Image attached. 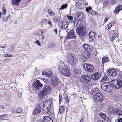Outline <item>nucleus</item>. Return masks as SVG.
I'll use <instances>...</instances> for the list:
<instances>
[{
  "mask_svg": "<svg viewBox=\"0 0 122 122\" xmlns=\"http://www.w3.org/2000/svg\"><path fill=\"white\" fill-rule=\"evenodd\" d=\"M58 67L60 72L64 76L68 77L70 75L71 73L69 70L65 66L63 62L60 61Z\"/></svg>",
  "mask_w": 122,
  "mask_h": 122,
  "instance_id": "f257e3e1",
  "label": "nucleus"
},
{
  "mask_svg": "<svg viewBox=\"0 0 122 122\" xmlns=\"http://www.w3.org/2000/svg\"><path fill=\"white\" fill-rule=\"evenodd\" d=\"M52 89L49 85H45L38 93V95L40 99H41L44 97L51 91Z\"/></svg>",
  "mask_w": 122,
  "mask_h": 122,
  "instance_id": "f03ea898",
  "label": "nucleus"
},
{
  "mask_svg": "<svg viewBox=\"0 0 122 122\" xmlns=\"http://www.w3.org/2000/svg\"><path fill=\"white\" fill-rule=\"evenodd\" d=\"M101 88L104 91L108 92H112L113 89L112 86L109 82H104L102 85Z\"/></svg>",
  "mask_w": 122,
  "mask_h": 122,
  "instance_id": "7ed1b4c3",
  "label": "nucleus"
},
{
  "mask_svg": "<svg viewBox=\"0 0 122 122\" xmlns=\"http://www.w3.org/2000/svg\"><path fill=\"white\" fill-rule=\"evenodd\" d=\"M83 69L87 71L90 73L94 72V68L93 66L89 64L85 63L83 66Z\"/></svg>",
  "mask_w": 122,
  "mask_h": 122,
  "instance_id": "20e7f679",
  "label": "nucleus"
},
{
  "mask_svg": "<svg viewBox=\"0 0 122 122\" xmlns=\"http://www.w3.org/2000/svg\"><path fill=\"white\" fill-rule=\"evenodd\" d=\"M67 39H74L76 38V36L75 34L74 30L73 29L69 31L66 37Z\"/></svg>",
  "mask_w": 122,
  "mask_h": 122,
  "instance_id": "39448f33",
  "label": "nucleus"
},
{
  "mask_svg": "<svg viewBox=\"0 0 122 122\" xmlns=\"http://www.w3.org/2000/svg\"><path fill=\"white\" fill-rule=\"evenodd\" d=\"M90 55L91 53L89 51L84 52L82 53L81 56V59L83 62H86V59L90 57Z\"/></svg>",
  "mask_w": 122,
  "mask_h": 122,
  "instance_id": "423d86ee",
  "label": "nucleus"
},
{
  "mask_svg": "<svg viewBox=\"0 0 122 122\" xmlns=\"http://www.w3.org/2000/svg\"><path fill=\"white\" fill-rule=\"evenodd\" d=\"M76 32L80 36L83 37L84 36L86 32V28L85 27H82L81 28H77L76 29Z\"/></svg>",
  "mask_w": 122,
  "mask_h": 122,
  "instance_id": "0eeeda50",
  "label": "nucleus"
},
{
  "mask_svg": "<svg viewBox=\"0 0 122 122\" xmlns=\"http://www.w3.org/2000/svg\"><path fill=\"white\" fill-rule=\"evenodd\" d=\"M32 85L33 87L37 90L41 89L43 86V84L39 80H37L34 81Z\"/></svg>",
  "mask_w": 122,
  "mask_h": 122,
  "instance_id": "6e6552de",
  "label": "nucleus"
},
{
  "mask_svg": "<svg viewBox=\"0 0 122 122\" xmlns=\"http://www.w3.org/2000/svg\"><path fill=\"white\" fill-rule=\"evenodd\" d=\"M90 77L86 75H82L81 77L80 80L81 81L85 83H88L91 80Z\"/></svg>",
  "mask_w": 122,
  "mask_h": 122,
  "instance_id": "1a4fd4ad",
  "label": "nucleus"
},
{
  "mask_svg": "<svg viewBox=\"0 0 122 122\" xmlns=\"http://www.w3.org/2000/svg\"><path fill=\"white\" fill-rule=\"evenodd\" d=\"M95 101L101 102L103 100V95L100 93H97L94 96Z\"/></svg>",
  "mask_w": 122,
  "mask_h": 122,
  "instance_id": "9d476101",
  "label": "nucleus"
},
{
  "mask_svg": "<svg viewBox=\"0 0 122 122\" xmlns=\"http://www.w3.org/2000/svg\"><path fill=\"white\" fill-rule=\"evenodd\" d=\"M52 103V101L49 99L46 100L43 103L44 107L46 106H48L47 107L46 110V111L51 110V107Z\"/></svg>",
  "mask_w": 122,
  "mask_h": 122,
  "instance_id": "9b49d317",
  "label": "nucleus"
},
{
  "mask_svg": "<svg viewBox=\"0 0 122 122\" xmlns=\"http://www.w3.org/2000/svg\"><path fill=\"white\" fill-rule=\"evenodd\" d=\"M116 82H113L112 83V85L115 88L118 89L121 87L122 85V81L119 80L116 81Z\"/></svg>",
  "mask_w": 122,
  "mask_h": 122,
  "instance_id": "f8f14e48",
  "label": "nucleus"
},
{
  "mask_svg": "<svg viewBox=\"0 0 122 122\" xmlns=\"http://www.w3.org/2000/svg\"><path fill=\"white\" fill-rule=\"evenodd\" d=\"M87 90L91 94H92L93 93H95L96 91H97V88L95 87L94 88L92 87L91 85H88L87 87Z\"/></svg>",
  "mask_w": 122,
  "mask_h": 122,
  "instance_id": "ddd939ff",
  "label": "nucleus"
},
{
  "mask_svg": "<svg viewBox=\"0 0 122 122\" xmlns=\"http://www.w3.org/2000/svg\"><path fill=\"white\" fill-rule=\"evenodd\" d=\"M41 110V108L40 105L37 106L36 108L33 111V115L34 116H36L37 115L40 113Z\"/></svg>",
  "mask_w": 122,
  "mask_h": 122,
  "instance_id": "4468645a",
  "label": "nucleus"
},
{
  "mask_svg": "<svg viewBox=\"0 0 122 122\" xmlns=\"http://www.w3.org/2000/svg\"><path fill=\"white\" fill-rule=\"evenodd\" d=\"M107 73L112 77H114L116 76L117 74V71L115 69H110L107 71Z\"/></svg>",
  "mask_w": 122,
  "mask_h": 122,
  "instance_id": "2eb2a0df",
  "label": "nucleus"
},
{
  "mask_svg": "<svg viewBox=\"0 0 122 122\" xmlns=\"http://www.w3.org/2000/svg\"><path fill=\"white\" fill-rule=\"evenodd\" d=\"M85 23L84 21L80 20L77 22L76 26L77 27V28H82V27H85Z\"/></svg>",
  "mask_w": 122,
  "mask_h": 122,
  "instance_id": "dca6fc26",
  "label": "nucleus"
},
{
  "mask_svg": "<svg viewBox=\"0 0 122 122\" xmlns=\"http://www.w3.org/2000/svg\"><path fill=\"white\" fill-rule=\"evenodd\" d=\"M101 74L98 72L92 74L91 77L93 80H97L101 77Z\"/></svg>",
  "mask_w": 122,
  "mask_h": 122,
  "instance_id": "f3484780",
  "label": "nucleus"
},
{
  "mask_svg": "<svg viewBox=\"0 0 122 122\" xmlns=\"http://www.w3.org/2000/svg\"><path fill=\"white\" fill-rule=\"evenodd\" d=\"M38 122H53V121L50 119V117L45 116L44 117L42 120H40Z\"/></svg>",
  "mask_w": 122,
  "mask_h": 122,
  "instance_id": "a211bd4d",
  "label": "nucleus"
},
{
  "mask_svg": "<svg viewBox=\"0 0 122 122\" xmlns=\"http://www.w3.org/2000/svg\"><path fill=\"white\" fill-rule=\"evenodd\" d=\"M68 62L71 64H74V57H73L72 54H70L67 57Z\"/></svg>",
  "mask_w": 122,
  "mask_h": 122,
  "instance_id": "6ab92c4d",
  "label": "nucleus"
},
{
  "mask_svg": "<svg viewBox=\"0 0 122 122\" xmlns=\"http://www.w3.org/2000/svg\"><path fill=\"white\" fill-rule=\"evenodd\" d=\"M112 34L111 35V37L110 38V40L112 42L113 40L117 36V34L114 33V31L112 30L111 31Z\"/></svg>",
  "mask_w": 122,
  "mask_h": 122,
  "instance_id": "aec40b11",
  "label": "nucleus"
},
{
  "mask_svg": "<svg viewBox=\"0 0 122 122\" xmlns=\"http://www.w3.org/2000/svg\"><path fill=\"white\" fill-rule=\"evenodd\" d=\"M51 83L53 86H56L58 84V81L55 78H53L51 80Z\"/></svg>",
  "mask_w": 122,
  "mask_h": 122,
  "instance_id": "412c9836",
  "label": "nucleus"
},
{
  "mask_svg": "<svg viewBox=\"0 0 122 122\" xmlns=\"http://www.w3.org/2000/svg\"><path fill=\"white\" fill-rule=\"evenodd\" d=\"M108 110L109 113L111 114L113 113L115 114V113H116L117 111V109H114L112 107H109Z\"/></svg>",
  "mask_w": 122,
  "mask_h": 122,
  "instance_id": "4be33fe9",
  "label": "nucleus"
},
{
  "mask_svg": "<svg viewBox=\"0 0 122 122\" xmlns=\"http://www.w3.org/2000/svg\"><path fill=\"white\" fill-rule=\"evenodd\" d=\"M100 115L101 117L106 121H108L110 120L109 118L105 114L101 113H100Z\"/></svg>",
  "mask_w": 122,
  "mask_h": 122,
  "instance_id": "5701e85b",
  "label": "nucleus"
},
{
  "mask_svg": "<svg viewBox=\"0 0 122 122\" xmlns=\"http://www.w3.org/2000/svg\"><path fill=\"white\" fill-rule=\"evenodd\" d=\"M122 10V5H118L117 8H116L114 11V13L117 14L119 12Z\"/></svg>",
  "mask_w": 122,
  "mask_h": 122,
  "instance_id": "b1692460",
  "label": "nucleus"
},
{
  "mask_svg": "<svg viewBox=\"0 0 122 122\" xmlns=\"http://www.w3.org/2000/svg\"><path fill=\"white\" fill-rule=\"evenodd\" d=\"M42 75H45L47 77H50L52 76V74L51 72L50 71H47V72L45 71H43L42 72Z\"/></svg>",
  "mask_w": 122,
  "mask_h": 122,
  "instance_id": "393cba45",
  "label": "nucleus"
},
{
  "mask_svg": "<svg viewBox=\"0 0 122 122\" xmlns=\"http://www.w3.org/2000/svg\"><path fill=\"white\" fill-rule=\"evenodd\" d=\"M95 35V33L92 31L90 32L88 34L89 38L92 39V41H93V39L94 38Z\"/></svg>",
  "mask_w": 122,
  "mask_h": 122,
  "instance_id": "a878e982",
  "label": "nucleus"
},
{
  "mask_svg": "<svg viewBox=\"0 0 122 122\" xmlns=\"http://www.w3.org/2000/svg\"><path fill=\"white\" fill-rule=\"evenodd\" d=\"M76 17H77V19L81 20L83 18V15L82 13H79L76 14Z\"/></svg>",
  "mask_w": 122,
  "mask_h": 122,
  "instance_id": "bb28decb",
  "label": "nucleus"
},
{
  "mask_svg": "<svg viewBox=\"0 0 122 122\" xmlns=\"http://www.w3.org/2000/svg\"><path fill=\"white\" fill-rule=\"evenodd\" d=\"M83 47L86 50L89 51L91 49V46L88 44H85L83 45Z\"/></svg>",
  "mask_w": 122,
  "mask_h": 122,
  "instance_id": "cd10ccee",
  "label": "nucleus"
},
{
  "mask_svg": "<svg viewBox=\"0 0 122 122\" xmlns=\"http://www.w3.org/2000/svg\"><path fill=\"white\" fill-rule=\"evenodd\" d=\"M65 111V108L63 106H61L60 107L58 114H63Z\"/></svg>",
  "mask_w": 122,
  "mask_h": 122,
  "instance_id": "c85d7f7f",
  "label": "nucleus"
},
{
  "mask_svg": "<svg viewBox=\"0 0 122 122\" xmlns=\"http://www.w3.org/2000/svg\"><path fill=\"white\" fill-rule=\"evenodd\" d=\"M21 0H12V4L15 5H18L19 3Z\"/></svg>",
  "mask_w": 122,
  "mask_h": 122,
  "instance_id": "c756f323",
  "label": "nucleus"
},
{
  "mask_svg": "<svg viewBox=\"0 0 122 122\" xmlns=\"http://www.w3.org/2000/svg\"><path fill=\"white\" fill-rule=\"evenodd\" d=\"M68 25L66 22H62L61 25V27L62 29H64L66 28Z\"/></svg>",
  "mask_w": 122,
  "mask_h": 122,
  "instance_id": "7c9ffc66",
  "label": "nucleus"
},
{
  "mask_svg": "<svg viewBox=\"0 0 122 122\" xmlns=\"http://www.w3.org/2000/svg\"><path fill=\"white\" fill-rule=\"evenodd\" d=\"M109 61V58L108 57L103 58L102 60V63L104 64L105 63L108 62Z\"/></svg>",
  "mask_w": 122,
  "mask_h": 122,
  "instance_id": "2f4dec72",
  "label": "nucleus"
},
{
  "mask_svg": "<svg viewBox=\"0 0 122 122\" xmlns=\"http://www.w3.org/2000/svg\"><path fill=\"white\" fill-rule=\"evenodd\" d=\"M108 80V78L106 76H104L102 80H101V82H103L105 81H107Z\"/></svg>",
  "mask_w": 122,
  "mask_h": 122,
  "instance_id": "473e14b6",
  "label": "nucleus"
},
{
  "mask_svg": "<svg viewBox=\"0 0 122 122\" xmlns=\"http://www.w3.org/2000/svg\"><path fill=\"white\" fill-rule=\"evenodd\" d=\"M11 16L10 15H8L7 17H4L2 18V20L3 21H7L8 18H10Z\"/></svg>",
  "mask_w": 122,
  "mask_h": 122,
  "instance_id": "72a5a7b5",
  "label": "nucleus"
},
{
  "mask_svg": "<svg viewBox=\"0 0 122 122\" xmlns=\"http://www.w3.org/2000/svg\"><path fill=\"white\" fill-rule=\"evenodd\" d=\"M43 33V32L41 30H40L35 32L34 33V35L36 36H41V35Z\"/></svg>",
  "mask_w": 122,
  "mask_h": 122,
  "instance_id": "f704fd0d",
  "label": "nucleus"
},
{
  "mask_svg": "<svg viewBox=\"0 0 122 122\" xmlns=\"http://www.w3.org/2000/svg\"><path fill=\"white\" fill-rule=\"evenodd\" d=\"M117 111L116 113L115 114H117L119 116H121L122 115V111L120 110H118L117 109Z\"/></svg>",
  "mask_w": 122,
  "mask_h": 122,
  "instance_id": "c9c22d12",
  "label": "nucleus"
},
{
  "mask_svg": "<svg viewBox=\"0 0 122 122\" xmlns=\"http://www.w3.org/2000/svg\"><path fill=\"white\" fill-rule=\"evenodd\" d=\"M54 21L56 22L60 20V18L57 17H55L53 18Z\"/></svg>",
  "mask_w": 122,
  "mask_h": 122,
  "instance_id": "e433bc0d",
  "label": "nucleus"
},
{
  "mask_svg": "<svg viewBox=\"0 0 122 122\" xmlns=\"http://www.w3.org/2000/svg\"><path fill=\"white\" fill-rule=\"evenodd\" d=\"M67 5L66 4H65L62 5L61 8L59 10H60L61 9H66L67 8Z\"/></svg>",
  "mask_w": 122,
  "mask_h": 122,
  "instance_id": "4c0bfd02",
  "label": "nucleus"
},
{
  "mask_svg": "<svg viewBox=\"0 0 122 122\" xmlns=\"http://www.w3.org/2000/svg\"><path fill=\"white\" fill-rule=\"evenodd\" d=\"M48 12L52 16H54L55 15L54 12L52 11L51 10H49L48 11Z\"/></svg>",
  "mask_w": 122,
  "mask_h": 122,
  "instance_id": "58836bf2",
  "label": "nucleus"
},
{
  "mask_svg": "<svg viewBox=\"0 0 122 122\" xmlns=\"http://www.w3.org/2000/svg\"><path fill=\"white\" fill-rule=\"evenodd\" d=\"M2 12H3L2 14L4 15H5L6 14V9L5 8H4L3 7L2 9Z\"/></svg>",
  "mask_w": 122,
  "mask_h": 122,
  "instance_id": "ea45409f",
  "label": "nucleus"
},
{
  "mask_svg": "<svg viewBox=\"0 0 122 122\" xmlns=\"http://www.w3.org/2000/svg\"><path fill=\"white\" fill-rule=\"evenodd\" d=\"M15 112L16 113H20L21 112V110L20 108H18L15 110Z\"/></svg>",
  "mask_w": 122,
  "mask_h": 122,
  "instance_id": "a19ab883",
  "label": "nucleus"
},
{
  "mask_svg": "<svg viewBox=\"0 0 122 122\" xmlns=\"http://www.w3.org/2000/svg\"><path fill=\"white\" fill-rule=\"evenodd\" d=\"M67 17L71 21L73 20V17L71 15H67Z\"/></svg>",
  "mask_w": 122,
  "mask_h": 122,
  "instance_id": "79ce46f5",
  "label": "nucleus"
},
{
  "mask_svg": "<svg viewBox=\"0 0 122 122\" xmlns=\"http://www.w3.org/2000/svg\"><path fill=\"white\" fill-rule=\"evenodd\" d=\"M62 99V95L61 94H60L59 95V102L60 103H61V101Z\"/></svg>",
  "mask_w": 122,
  "mask_h": 122,
  "instance_id": "37998d69",
  "label": "nucleus"
},
{
  "mask_svg": "<svg viewBox=\"0 0 122 122\" xmlns=\"http://www.w3.org/2000/svg\"><path fill=\"white\" fill-rule=\"evenodd\" d=\"M117 0H110V2L111 4L113 5L116 2Z\"/></svg>",
  "mask_w": 122,
  "mask_h": 122,
  "instance_id": "c03bdc74",
  "label": "nucleus"
},
{
  "mask_svg": "<svg viewBox=\"0 0 122 122\" xmlns=\"http://www.w3.org/2000/svg\"><path fill=\"white\" fill-rule=\"evenodd\" d=\"M47 113L48 115L51 116L52 114V112L51 111V110L47 111Z\"/></svg>",
  "mask_w": 122,
  "mask_h": 122,
  "instance_id": "a18cd8bd",
  "label": "nucleus"
},
{
  "mask_svg": "<svg viewBox=\"0 0 122 122\" xmlns=\"http://www.w3.org/2000/svg\"><path fill=\"white\" fill-rule=\"evenodd\" d=\"M6 114H5L3 115H1L0 116V118L2 120L4 118H5V117L6 116Z\"/></svg>",
  "mask_w": 122,
  "mask_h": 122,
  "instance_id": "49530a36",
  "label": "nucleus"
},
{
  "mask_svg": "<svg viewBox=\"0 0 122 122\" xmlns=\"http://www.w3.org/2000/svg\"><path fill=\"white\" fill-rule=\"evenodd\" d=\"M107 26H108V30H109L110 29L111 27L112 26V24L110 23H109L107 25Z\"/></svg>",
  "mask_w": 122,
  "mask_h": 122,
  "instance_id": "de8ad7c7",
  "label": "nucleus"
},
{
  "mask_svg": "<svg viewBox=\"0 0 122 122\" xmlns=\"http://www.w3.org/2000/svg\"><path fill=\"white\" fill-rule=\"evenodd\" d=\"M86 11L87 12H89V11L91 12L92 11L91 8L90 7L86 8Z\"/></svg>",
  "mask_w": 122,
  "mask_h": 122,
  "instance_id": "09e8293b",
  "label": "nucleus"
},
{
  "mask_svg": "<svg viewBox=\"0 0 122 122\" xmlns=\"http://www.w3.org/2000/svg\"><path fill=\"white\" fill-rule=\"evenodd\" d=\"M35 42L39 46H40L41 45V44L40 43V41L39 40L35 41Z\"/></svg>",
  "mask_w": 122,
  "mask_h": 122,
  "instance_id": "8fccbe9b",
  "label": "nucleus"
},
{
  "mask_svg": "<svg viewBox=\"0 0 122 122\" xmlns=\"http://www.w3.org/2000/svg\"><path fill=\"white\" fill-rule=\"evenodd\" d=\"M75 72V73L77 74H79L80 73V71L79 69H76Z\"/></svg>",
  "mask_w": 122,
  "mask_h": 122,
  "instance_id": "3c124183",
  "label": "nucleus"
},
{
  "mask_svg": "<svg viewBox=\"0 0 122 122\" xmlns=\"http://www.w3.org/2000/svg\"><path fill=\"white\" fill-rule=\"evenodd\" d=\"M109 17H106L105 18L104 21V23H105L106 22L108 21L109 19Z\"/></svg>",
  "mask_w": 122,
  "mask_h": 122,
  "instance_id": "603ef678",
  "label": "nucleus"
},
{
  "mask_svg": "<svg viewBox=\"0 0 122 122\" xmlns=\"http://www.w3.org/2000/svg\"><path fill=\"white\" fill-rule=\"evenodd\" d=\"M41 36H40L39 37V39H41L42 40H44L45 37V36L43 35H41Z\"/></svg>",
  "mask_w": 122,
  "mask_h": 122,
  "instance_id": "864d4df0",
  "label": "nucleus"
},
{
  "mask_svg": "<svg viewBox=\"0 0 122 122\" xmlns=\"http://www.w3.org/2000/svg\"><path fill=\"white\" fill-rule=\"evenodd\" d=\"M4 57H11L12 56L11 55H9L8 54H5L4 55Z\"/></svg>",
  "mask_w": 122,
  "mask_h": 122,
  "instance_id": "5fc2aeb1",
  "label": "nucleus"
},
{
  "mask_svg": "<svg viewBox=\"0 0 122 122\" xmlns=\"http://www.w3.org/2000/svg\"><path fill=\"white\" fill-rule=\"evenodd\" d=\"M74 41H71L70 42L69 44L70 46H74Z\"/></svg>",
  "mask_w": 122,
  "mask_h": 122,
  "instance_id": "6e6d98bb",
  "label": "nucleus"
},
{
  "mask_svg": "<svg viewBox=\"0 0 122 122\" xmlns=\"http://www.w3.org/2000/svg\"><path fill=\"white\" fill-rule=\"evenodd\" d=\"M65 102H66L67 103H68L69 102V101L68 99V97L67 96H66V97L65 98Z\"/></svg>",
  "mask_w": 122,
  "mask_h": 122,
  "instance_id": "4d7b16f0",
  "label": "nucleus"
},
{
  "mask_svg": "<svg viewBox=\"0 0 122 122\" xmlns=\"http://www.w3.org/2000/svg\"><path fill=\"white\" fill-rule=\"evenodd\" d=\"M48 24L50 25L51 27L53 26L52 24L51 23V22L50 21H49L48 22Z\"/></svg>",
  "mask_w": 122,
  "mask_h": 122,
  "instance_id": "13d9d810",
  "label": "nucleus"
},
{
  "mask_svg": "<svg viewBox=\"0 0 122 122\" xmlns=\"http://www.w3.org/2000/svg\"><path fill=\"white\" fill-rule=\"evenodd\" d=\"M118 78L120 79H122V73H121L118 76Z\"/></svg>",
  "mask_w": 122,
  "mask_h": 122,
  "instance_id": "bf43d9fd",
  "label": "nucleus"
},
{
  "mask_svg": "<svg viewBox=\"0 0 122 122\" xmlns=\"http://www.w3.org/2000/svg\"><path fill=\"white\" fill-rule=\"evenodd\" d=\"M46 19H43V20H41V22L42 23H45V21H46Z\"/></svg>",
  "mask_w": 122,
  "mask_h": 122,
  "instance_id": "052dcab7",
  "label": "nucleus"
},
{
  "mask_svg": "<svg viewBox=\"0 0 122 122\" xmlns=\"http://www.w3.org/2000/svg\"><path fill=\"white\" fill-rule=\"evenodd\" d=\"M10 49L11 50L15 49V47L13 46H11L10 48Z\"/></svg>",
  "mask_w": 122,
  "mask_h": 122,
  "instance_id": "680f3d73",
  "label": "nucleus"
},
{
  "mask_svg": "<svg viewBox=\"0 0 122 122\" xmlns=\"http://www.w3.org/2000/svg\"><path fill=\"white\" fill-rule=\"evenodd\" d=\"M118 122H122V118L119 119L117 120Z\"/></svg>",
  "mask_w": 122,
  "mask_h": 122,
  "instance_id": "e2e57ef3",
  "label": "nucleus"
},
{
  "mask_svg": "<svg viewBox=\"0 0 122 122\" xmlns=\"http://www.w3.org/2000/svg\"><path fill=\"white\" fill-rule=\"evenodd\" d=\"M6 48V46H0V48Z\"/></svg>",
  "mask_w": 122,
  "mask_h": 122,
  "instance_id": "0e129e2a",
  "label": "nucleus"
},
{
  "mask_svg": "<svg viewBox=\"0 0 122 122\" xmlns=\"http://www.w3.org/2000/svg\"><path fill=\"white\" fill-rule=\"evenodd\" d=\"M76 19H75V18H74V21L73 22V23L74 25L75 24L76 22Z\"/></svg>",
  "mask_w": 122,
  "mask_h": 122,
  "instance_id": "69168bd1",
  "label": "nucleus"
},
{
  "mask_svg": "<svg viewBox=\"0 0 122 122\" xmlns=\"http://www.w3.org/2000/svg\"><path fill=\"white\" fill-rule=\"evenodd\" d=\"M55 31L56 33L57 34V29H55Z\"/></svg>",
  "mask_w": 122,
  "mask_h": 122,
  "instance_id": "338daca9",
  "label": "nucleus"
},
{
  "mask_svg": "<svg viewBox=\"0 0 122 122\" xmlns=\"http://www.w3.org/2000/svg\"><path fill=\"white\" fill-rule=\"evenodd\" d=\"M102 37L100 35H99L98 36V38H101Z\"/></svg>",
  "mask_w": 122,
  "mask_h": 122,
  "instance_id": "774afa93",
  "label": "nucleus"
}]
</instances>
